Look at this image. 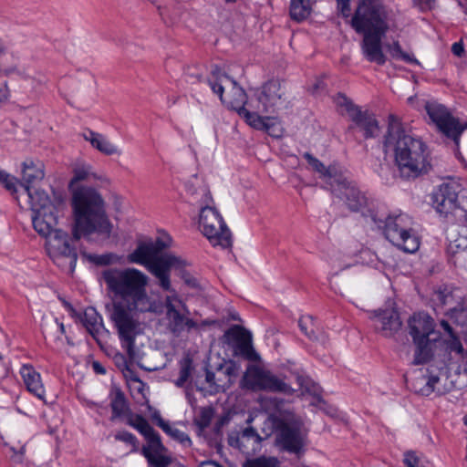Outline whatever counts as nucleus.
I'll list each match as a JSON object with an SVG mask.
<instances>
[{
  "label": "nucleus",
  "mask_w": 467,
  "mask_h": 467,
  "mask_svg": "<svg viewBox=\"0 0 467 467\" xmlns=\"http://www.w3.org/2000/svg\"><path fill=\"white\" fill-rule=\"evenodd\" d=\"M108 290L112 294L107 306L110 321L117 329L121 347L129 358H137L134 340L141 333L139 314L157 310L156 303L149 296V277L136 268H109L102 272Z\"/></svg>",
  "instance_id": "nucleus-1"
},
{
  "label": "nucleus",
  "mask_w": 467,
  "mask_h": 467,
  "mask_svg": "<svg viewBox=\"0 0 467 467\" xmlns=\"http://www.w3.org/2000/svg\"><path fill=\"white\" fill-rule=\"evenodd\" d=\"M383 147L386 153L393 155L402 178L414 179L431 169L426 144L407 132L400 118L394 114L389 115Z\"/></svg>",
  "instance_id": "nucleus-2"
},
{
  "label": "nucleus",
  "mask_w": 467,
  "mask_h": 467,
  "mask_svg": "<svg viewBox=\"0 0 467 467\" xmlns=\"http://www.w3.org/2000/svg\"><path fill=\"white\" fill-rule=\"evenodd\" d=\"M73 212V239L89 237L97 234L104 239L109 238L113 225L107 212L106 202L101 194L91 187L73 190L71 198Z\"/></svg>",
  "instance_id": "nucleus-3"
},
{
  "label": "nucleus",
  "mask_w": 467,
  "mask_h": 467,
  "mask_svg": "<svg viewBox=\"0 0 467 467\" xmlns=\"http://www.w3.org/2000/svg\"><path fill=\"white\" fill-rule=\"evenodd\" d=\"M208 84L213 92L218 95L222 103L228 108L236 110L239 116L254 129L265 130L272 136L275 134V122L270 117H262L256 112H253L248 107L249 99L243 88L237 82L222 72L220 69L212 71L208 78Z\"/></svg>",
  "instance_id": "nucleus-4"
},
{
  "label": "nucleus",
  "mask_w": 467,
  "mask_h": 467,
  "mask_svg": "<svg viewBox=\"0 0 467 467\" xmlns=\"http://www.w3.org/2000/svg\"><path fill=\"white\" fill-rule=\"evenodd\" d=\"M171 237L164 235L157 238L155 242L140 243L137 248L128 255L130 263L144 265L156 278L157 285L162 291L171 290V269L181 267L183 261L171 254H161L169 247Z\"/></svg>",
  "instance_id": "nucleus-5"
},
{
  "label": "nucleus",
  "mask_w": 467,
  "mask_h": 467,
  "mask_svg": "<svg viewBox=\"0 0 467 467\" xmlns=\"http://www.w3.org/2000/svg\"><path fill=\"white\" fill-rule=\"evenodd\" d=\"M275 433V445L284 451L299 455L306 445L307 429L288 410H275L265 420L264 431Z\"/></svg>",
  "instance_id": "nucleus-6"
},
{
  "label": "nucleus",
  "mask_w": 467,
  "mask_h": 467,
  "mask_svg": "<svg viewBox=\"0 0 467 467\" xmlns=\"http://www.w3.org/2000/svg\"><path fill=\"white\" fill-rule=\"evenodd\" d=\"M114 417H124L125 423L143 435L146 443L141 448V454L150 467H169L171 458L161 441V435L149 424L148 420L132 410H113Z\"/></svg>",
  "instance_id": "nucleus-7"
},
{
  "label": "nucleus",
  "mask_w": 467,
  "mask_h": 467,
  "mask_svg": "<svg viewBox=\"0 0 467 467\" xmlns=\"http://www.w3.org/2000/svg\"><path fill=\"white\" fill-rule=\"evenodd\" d=\"M201 193L199 225L202 233L213 246H220L223 249L230 248L232 234L222 215L214 207L210 191L203 187L201 189Z\"/></svg>",
  "instance_id": "nucleus-8"
},
{
  "label": "nucleus",
  "mask_w": 467,
  "mask_h": 467,
  "mask_svg": "<svg viewBox=\"0 0 467 467\" xmlns=\"http://www.w3.org/2000/svg\"><path fill=\"white\" fill-rule=\"evenodd\" d=\"M163 300L166 329L174 337H180L183 332L198 329L200 327L211 325L213 322L204 320L202 323L190 317V310L177 291L171 286Z\"/></svg>",
  "instance_id": "nucleus-9"
},
{
  "label": "nucleus",
  "mask_w": 467,
  "mask_h": 467,
  "mask_svg": "<svg viewBox=\"0 0 467 467\" xmlns=\"http://www.w3.org/2000/svg\"><path fill=\"white\" fill-rule=\"evenodd\" d=\"M383 223V233L385 237L396 247L404 253H416L420 244V240L416 231L413 229V220L406 213L389 214L385 221L379 220Z\"/></svg>",
  "instance_id": "nucleus-10"
},
{
  "label": "nucleus",
  "mask_w": 467,
  "mask_h": 467,
  "mask_svg": "<svg viewBox=\"0 0 467 467\" xmlns=\"http://www.w3.org/2000/svg\"><path fill=\"white\" fill-rule=\"evenodd\" d=\"M384 6L379 0H362L351 19L357 33L386 34L389 26Z\"/></svg>",
  "instance_id": "nucleus-11"
},
{
  "label": "nucleus",
  "mask_w": 467,
  "mask_h": 467,
  "mask_svg": "<svg viewBox=\"0 0 467 467\" xmlns=\"http://www.w3.org/2000/svg\"><path fill=\"white\" fill-rule=\"evenodd\" d=\"M410 334L416 346L413 364L426 363L431 356L430 335L433 333L435 324L432 317L424 312L414 314L409 320Z\"/></svg>",
  "instance_id": "nucleus-12"
},
{
  "label": "nucleus",
  "mask_w": 467,
  "mask_h": 467,
  "mask_svg": "<svg viewBox=\"0 0 467 467\" xmlns=\"http://www.w3.org/2000/svg\"><path fill=\"white\" fill-rule=\"evenodd\" d=\"M285 101V89L278 79H272L265 83L260 88L254 91L250 98L248 107L253 112L273 113L278 110Z\"/></svg>",
  "instance_id": "nucleus-13"
},
{
  "label": "nucleus",
  "mask_w": 467,
  "mask_h": 467,
  "mask_svg": "<svg viewBox=\"0 0 467 467\" xmlns=\"http://www.w3.org/2000/svg\"><path fill=\"white\" fill-rule=\"evenodd\" d=\"M72 241L73 239L62 230L54 231L47 239V249L50 258L69 274L74 272L78 259L76 248L71 245Z\"/></svg>",
  "instance_id": "nucleus-14"
},
{
  "label": "nucleus",
  "mask_w": 467,
  "mask_h": 467,
  "mask_svg": "<svg viewBox=\"0 0 467 467\" xmlns=\"http://www.w3.org/2000/svg\"><path fill=\"white\" fill-rule=\"evenodd\" d=\"M337 105L345 110L355 127L364 133V137L373 138L378 135L379 128L375 116L368 110H362L345 95L339 94L336 99Z\"/></svg>",
  "instance_id": "nucleus-15"
},
{
  "label": "nucleus",
  "mask_w": 467,
  "mask_h": 467,
  "mask_svg": "<svg viewBox=\"0 0 467 467\" xmlns=\"http://www.w3.org/2000/svg\"><path fill=\"white\" fill-rule=\"evenodd\" d=\"M460 179L451 178L438 186L432 195L435 210L447 216L459 207V195L463 191Z\"/></svg>",
  "instance_id": "nucleus-16"
},
{
  "label": "nucleus",
  "mask_w": 467,
  "mask_h": 467,
  "mask_svg": "<svg viewBox=\"0 0 467 467\" xmlns=\"http://www.w3.org/2000/svg\"><path fill=\"white\" fill-rule=\"evenodd\" d=\"M243 380L245 385L260 389H267L285 394H289L293 390L284 379L256 366H249L247 368Z\"/></svg>",
  "instance_id": "nucleus-17"
},
{
  "label": "nucleus",
  "mask_w": 467,
  "mask_h": 467,
  "mask_svg": "<svg viewBox=\"0 0 467 467\" xmlns=\"http://www.w3.org/2000/svg\"><path fill=\"white\" fill-rule=\"evenodd\" d=\"M425 109L428 116L439 130L455 140L460 137L464 127L460 125L459 121L451 115L443 105L437 102H428Z\"/></svg>",
  "instance_id": "nucleus-18"
},
{
  "label": "nucleus",
  "mask_w": 467,
  "mask_h": 467,
  "mask_svg": "<svg viewBox=\"0 0 467 467\" xmlns=\"http://www.w3.org/2000/svg\"><path fill=\"white\" fill-rule=\"evenodd\" d=\"M231 411L226 410L222 415H215V410H199L193 418L198 434L209 432L214 437L221 436L223 428L231 420Z\"/></svg>",
  "instance_id": "nucleus-19"
},
{
  "label": "nucleus",
  "mask_w": 467,
  "mask_h": 467,
  "mask_svg": "<svg viewBox=\"0 0 467 467\" xmlns=\"http://www.w3.org/2000/svg\"><path fill=\"white\" fill-rule=\"evenodd\" d=\"M338 182L331 188L332 192L339 197L345 198L348 208L354 212L362 211L368 204V199L358 188L343 173Z\"/></svg>",
  "instance_id": "nucleus-20"
},
{
  "label": "nucleus",
  "mask_w": 467,
  "mask_h": 467,
  "mask_svg": "<svg viewBox=\"0 0 467 467\" xmlns=\"http://www.w3.org/2000/svg\"><path fill=\"white\" fill-rule=\"evenodd\" d=\"M240 372V366L233 361L218 368L215 373L206 370L205 381L208 384V391L213 393L224 390L235 381Z\"/></svg>",
  "instance_id": "nucleus-21"
},
{
  "label": "nucleus",
  "mask_w": 467,
  "mask_h": 467,
  "mask_svg": "<svg viewBox=\"0 0 467 467\" xmlns=\"http://www.w3.org/2000/svg\"><path fill=\"white\" fill-rule=\"evenodd\" d=\"M225 342L232 345L236 355L250 361H257L260 358L252 345L251 334L240 327L230 328L224 334Z\"/></svg>",
  "instance_id": "nucleus-22"
},
{
  "label": "nucleus",
  "mask_w": 467,
  "mask_h": 467,
  "mask_svg": "<svg viewBox=\"0 0 467 467\" xmlns=\"http://www.w3.org/2000/svg\"><path fill=\"white\" fill-rule=\"evenodd\" d=\"M371 318L376 329L386 337H392L401 327L399 313L393 307L375 310Z\"/></svg>",
  "instance_id": "nucleus-23"
},
{
  "label": "nucleus",
  "mask_w": 467,
  "mask_h": 467,
  "mask_svg": "<svg viewBox=\"0 0 467 467\" xmlns=\"http://www.w3.org/2000/svg\"><path fill=\"white\" fill-rule=\"evenodd\" d=\"M385 34L379 33H365L363 34V40L361 42V50L369 62H374L378 65L386 63L387 57L383 53L381 39Z\"/></svg>",
  "instance_id": "nucleus-24"
},
{
  "label": "nucleus",
  "mask_w": 467,
  "mask_h": 467,
  "mask_svg": "<svg viewBox=\"0 0 467 467\" xmlns=\"http://www.w3.org/2000/svg\"><path fill=\"white\" fill-rule=\"evenodd\" d=\"M431 300L436 307H446L445 312H450V308L459 306L461 304H466L467 302V298L462 289L448 286L437 289L433 293Z\"/></svg>",
  "instance_id": "nucleus-25"
},
{
  "label": "nucleus",
  "mask_w": 467,
  "mask_h": 467,
  "mask_svg": "<svg viewBox=\"0 0 467 467\" xmlns=\"http://www.w3.org/2000/svg\"><path fill=\"white\" fill-rule=\"evenodd\" d=\"M261 441L262 438L256 431L252 427H248L235 439L230 438L229 444L238 448L244 453L251 454L254 453L260 448Z\"/></svg>",
  "instance_id": "nucleus-26"
},
{
  "label": "nucleus",
  "mask_w": 467,
  "mask_h": 467,
  "mask_svg": "<svg viewBox=\"0 0 467 467\" xmlns=\"http://www.w3.org/2000/svg\"><path fill=\"white\" fill-rule=\"evenodd\" d=\"M304 157L312 169L326 180L330 188H332L336 182H339L338 180H340V177H342L344 173V171L340 166L334 164L327 168L319 160L312 156L310 153H305Z\"/></svg>",
  "instance_id": "nucleus-27"
},
{
  "label": "nucleus",
  "mask_w": 467,
  "mask_h": 467,
  "mask_svg": "<svg viewBox=\"0 0 467 467\" xmlns=\"http://www.w3.org/2000/svg\"><path fill=\"white\" fill-rule=\"evenodd\" d=\"M82 137L85 140L88 141L93 148L104 155H121V150L101 133L87 130L83 132Z\"/></svg>",
  "instance_id": "nucleus-28"
},
{
  "label": "nucleus",
  "mask_w": 467,
  "mask_h": 467,
  "mask_svg": "<svg viewBox=\"0 0 467 467\" xmlns=\"http://www.w3.org/2000/svg\"><path fill=\"white\" fill-rule=\"evenodd\" d=\"M31 218L35 230L47 239L57 230L55 229L57 225L56 211L35 213H32Z\"/></svg>",
  "instance_id": "nucleus-29"
},
{
  "label": "nucleus",
  "mask_w": 467,
  "mask_h": 467,
  "mask_svg": "<svg viewBox=\"0 0 467 467\" xmlns=\"http://www.w3.org/2000/svg\"><path fill=\"white\" fill-rule=\"evenodd\" d=\"M20 374L27 390L39 400H44L45 389L40 374L30 365L22 366Z\"/></svg>",
  "instance_id": "nucleus-30"
},
{
  "label": "nucleus",
  "mask_w": 467,
  "mask_h": 467,
  "mask_svg": "<svg viewBox=\"0 0 467 467\" xmlns=\"http://www.w3.org/2000/svg\"><path fill=\"white\" fill-rule=\"evenodd\" d=\"M152 421L160 427L171 439L181 443L183 447H191L192 440L189 435L179 429L171 426L169 421L165 420L160 414L159 410H155L151 416Z\"/></svg>",
  "instance_id": "nucleus-31"
},
{
  "label": "nucleus",
  "mask_w": 467,
  "mask_h": 467,
  "mask_svg": "<svg viewBox=\"0 0 467 467\" xmlns=\"http://www.w3.org/2000/svg\"><path fill=\"white\" fill-rule=\"evenodd\" d=\"M45 177L44 165L41 162L35 163L32 161H26L23 163L22 185L34 188Z\"/></svg>",
  "instance_id": "nucleus-32"
},
{
  "label": "nucleus",
  "mask_w": 467,
  "mask_h": 467,
  "mask_svg": "<svg viewBox=\"0 0 467 467\" xmlns=\"http://www.w3.org/2000/svg\"><path fill=\"white\" fill-rule=\"evenodd\" d=\"M26 192L29 199L32 213L57 211L56 206L44 191L26 187Z\"/></svg>",
  "instance_id": "nucleus-33"
},
{
  "label": "nucleus",
  "mask_w": 467,
  "mask_h": 467,
  "mask_svg": "<svg viewBox=\"0 0 467 467\" xmlns=\"http://www.w3.org/2000/svg\"><path fill=\"white\" fill-rule=\"evenodd\" d=\"M73 177L69 182V189L71 192L76 190V184L82 181H90L96 178V174L93 171L92 166L85 162H78L73 168Z\"/></svg>",
  "instance_id": "nucleus-34"
},
{
  "label": "nucleus",
  "mask_w": 467,
  "mask_h": 467,
  "mask_svg": "<svg viewBox=\"0 0 467 467\" xmlns=\"http://www.w3.org/2000/svg\"><path fill=\"white\" fill-rule=\"evenodd\" d=\"M81 322L83 323L84 327L87 328L88 333L92 335V337H96L97 334H99L102 327L101 317L93 307H88L84 311Z\"/></svg>",
  "instance_id": "nucleus-35"
},
{
  "label": "nucleus",
  "mask_w": 467,
  "mask_h": 467,
  "mask_svg": "<svg viewBox=\"0 0 467 467\" xmlns=\"http://www.w3.org/2000/svg\"><path fill=\"white\" fill-rule=\"evenodd\" d=\"M311 11L310 0H291L290 16L294 20L301 21L306 19Z\"/></svg>",
  "instance_id": "nucleus-36"
},
{
  "label": "nucleus",
  "mask_w": 467,
  "mask_h": 467,
  "mask_svg": "<svg viewBox=\"0 0 467 467\" xmlns=\"http://www.w3.org/2000/svg\"><path fill=\"white\" fill-rule=\"evenodd\" d=\"M456 325L467 329V306L461 304L459 306L450 308V312H444Z\"/></svg>",
  "instance_id": "nucleus-37"
},
{
  "label": "nucleus",
  "mask_w": 467,
  "mask_h": 467,
  "mask_svg": "<svg viewBox=\"0 0 467 467\" xmlns=\"http://www.w3.org/2000/svg\"><path fill=\"white\" fill-rule=\"evenodd\" d=\"M403 462L405 467H433L432 463L412 451L404 453Z\"/></svg>",
  "instance_id": "nucleus-38"
},
{
  "label": "nucleus",
  "mask_w": 467,
  "mask_h": 467,
  "mask_svg": "<svg viewBox=\"0 0 467 467\" xmlns=\"http://www.w3.org/2000/svg\"><path fill=\"white\" fill-rule=\"evenodd\" d=\"M111 409H125L126 398L124 393L117 386H112L109 392Z\"/></svg>",
  "instance_id": "nucleus-39"
},
{
  "label": "nucleus",
  "mask_w": 467,
  "mask_h": 467,
  "mask_svg": "<svg viewBox=\"0 0 467 467\" xmlns=\"http://www.w3.org/2000/svg\"><path fill=\"white\" fill-rule=\"evenodd\" d=\"M298 326L301 331L310 339L313 338V334L317 327L315 319L310 317H302L298 321Z\"/></svg>",
  "instance_id": "nucleus-40"
},
{
  "label": "nucleus",
  "mask_w": 467,
  "mask_h": 467,
  "mask_svg": "<svg viewBox=\"0 0 467 467\" xmlns=\"http://www.w3.org/2000/svg\"><path fill=\"white\" fill-rule=\"evenodd\" d=\"M192 371V361L189 358H184L181 362L180 366V375L175 384L178 387H182L189 379Z\"/></svg>",
  "instance_id": "nucleus-41"
},
{
  "label": "nucleus",
  "mask_w": 467,
  "mask_h": 467,
  "mask_svg": "<svg viewBox=\"0 0 467 467\" xmlns=\"http://www.w3.org/2000/svg\"><path fill=\"white\" fill-rule=\"evenodd\" d=\"M389 51L394 58L402 59L409 63L419 64V61L416 58L402 51L399 42H394L392 45L389 46Z\"/></svg>",
  "instance_id": "nucleus-42"
},
{
  "label": "nucleus",
  "mask_w": 467,
  "mask_h": 467,
  "mask_svg": "<svg viewBox=\"0 0 467 467\" xmlns=\"http://www.w3.org/2000/svg\"><path fill=\"white\" fill-rule=\"evenodd\" d=\"M115 439L125 442L132 447V451H137L139 446V441L136 436L129 431H121L115 434Z\"/></svg>",
  "instance_id": "nucleus-43"
},
{
  "label": "nucleus",
  "mask_w": 467,
  "mask_h": 467,
  "mask_svg": "<svg viewBox=\"0 0 467 467\" xmlns=\"http://www.w3.org/2000/svg\"><path fill=\"white\" fill-rule=\"evenodd\" d=\"M244 467H276V460L274 458H257L247 462Z\"/></svg>",
  "instance_id": "nucleus-44"
},
{
  "label": "nucleus",
  "mask_w": 467,
  "mask_h": 467,
  "mask_svg": "<svg viewBox=\"0 0 467 467\" xmlns=\"http://www.w3.org/2000/svg\"><path fill=\"white\" fill-rule=\"evenodd\" d=\"M154 5H156L159 13L163 20L166 21V18H170L171 22H175L177 20L176 13H170L167 7H162V3L164 0H150Z\"/></svg>",
  "instance_id": "nucleus-45"
},
{
  "label": "nucleus",
  "mask_w": 467,
  "mask_h": 467,
  "mask_svg": "<svg viewBox=\"0 0 467 467\" xmlns=\"http://www.w3.org/2000/svg\"><path fill=\"white\" fill-rule=\"evenodd\" d=\"M91 260L97 265H107L117 262L118 257L113 254H108L102 255H94L91 257Z\"/></svg>",
  "instance_id": "nucleus-46"
},
{
  "label": "nucleus",
  "mask_w": 467,
  "mask_h": 467,
  "mask_svg": "<svg viewBox=\"0 0 467 467\" xmlns=\"http://www.w3.org/2000/svg\"><path fill=\"white\" fill-rule=\"evenodd\" d=\"M447 344H448V348L451 351H454L458 354L463 353L462 344L461 343L459 337L455 334L452 336H450V338H449Z\"/></svg>",
  "instance_id": "nucleus-47"
},
{
  "label": "nucleus",
  "mask_w": 467,
  "mask_h": 467,
  "mask_svg": "<svg viewBox=\"0 0 467 467\" xmlns=\"http://www.w3.org/2000/svg\"><path fill=\"white\" fill-rule=\"evenodd\" d=\"M310 339L318 342L324 348H327L329 345L327 334L322 330H319L317 327L315 330V334H313V338Z\"/></svg>",
  "instance_id": "nucleus-48"
},
{
  "label": "nucleus",
  "mask_w": 467,
  "mask_h": 467,
  "mask_svg": "<svg viewBox=\"0 0 467 467\" xmlns=\"http://www.w3.org/2000/svg\"><path fill=\"white\" fill-rule=\"evenodd\" d=\"M337 7L342 14L343 16L348 17L350 16V5L349 1L350 0H337Z\"/></svg>",
  "instance_id": "nucleus-49"
},
{
  "label": "nucleus",
  "mask_w": 467,
  "mask_h": 467,
  "mask_svg": "<svg viewBox=\"0 0 467 467\" xmlns=\"http://www.w3.org/2000/svg\"><path fill=\"white\" fill-rule=\"evenodd\" d=\"M3 185L7 191L11 192L12 193L16 192V179L13 176H10V178H8Z\"/></svg>",
  "instance_id": "nucleus-50"
},
{
  "label": "nucleus",
  "mask_w": 467,
  "mask_h": 467,
  "mask_svg": "<svg viewBox=\"0 0 467 467\" xmlns=\"http://www.w3.org/2000/svg\"><path fill=\"white\" fill-rule=\"evenodd\" d=\"M3 185L7 191L11 192L12 193L16 192V179L13 176H10V178H8Z\"/></svg>",
  "instance_id": "nucleus-51"
},
{
  "label": "nucleus",
  "mask_w": 467,
  "mask_h": 467,
  "mask_svg": "<svg viewBox=\"0 0 467 467\" xmlns=\"http://www.w3.org/2000/svg\"><path fill=\"white\" fill-rule=\"evenodd\" d=\"M433 0H414V4L421 10H428L431 8Z\"/></svg>",
  "instance_id": "nucleus-52"
},
{
  "label": "nucleus",
  "mask_w": 467,
  "mask_h": 467,
  "mask_svg": "<svg viewBox=\"0 0 467 467\" xmlns=\"http://www.w3.org/2000/svg\"><path fill=\"white\" fill-rule=\"evenodd\" d=\"M451 52L457 57H462L464 52L463 45L461 42L454 43L451 47Z\"/></svg>",
  "instance_id": "nucleus-53"
},
{
  "label": "nucleus",
  "mask_w": 467,
  "mask_h": 467,
  "mask_svg": "<svg viewBox=\"0 0 467 467\" xmlns=\"http://www.w3.org/2000/svg\"><path fill=\"white\" fill-rule=\"evenodd\" d=\"M456 246L462 250H467V234L466 235H461L456 240Z\"/></svg>",
  "instance_id": "nucleus-54"
},
{
  "label": "nucleus",
  "mask_w": 467,
  "mask_h": 467,
  "mask_svg": "<svg viewBox=\"0 0 467 467\" xmlns=\"http://www.w3.org/2000/svg\"><path fill=\"white\" fill-rule=\"evenodd\" d=\"M9 91L6 85L0 86V103L5 101L8 99Z\"/></svg>",
  "instance_id": "nucleus-55"
},
{
  "label": "nucleus",
  "mask_w": 467,
  "mask_h": 467,
  "mask_svg": "<svg viewBox=\"0 0 467 467\" xmlns=\"http://www.w3.org/2000/svg\"><path fill=\"white\" fill-rule=\"evenodd\" d=\"M438 381V378L436 377H432L429 380L426 381V389L425 390H421L422 392H425V393H429V392H431L433 390V386H434V383H436Z\"/></svg>",
  "instance_id": "nucleus-56"
},
{
  "label": "nucleus",
  "mask_w": 467,
  "mask_h": 467,
  "mask_svg": "<svg viewBox=\"0 0 467 467\" xmlns=\"http://www.w3.org/2000/svg\"><path fill=\"white\" fill-rule=\"evenodd\" d=\"M296 381H297L298 385L301 388L307 389V387H308V379L307 378H306L302 375H298V374H296Z\"/></svg>",
  "instance_id": "nucleus-57"
},
{
  "label": "nucleus",
  "mask_w": 467,
  "mask_h": 467,
  "mask_svg": "<svg viewBox=\"0 0 467 467\" xmlns=\"http://www.w3.org/2000/svg\"><path fill=\"white\" fill-rule=\"evenodd\" d=\"M310 405L321 408L323 405H325V400L318 396H315L311 398Z\"/></svg>",
  "instance_id": "nucleus-58"
},
{
  "label": "nucleus",
  "mask_w": 467,
  "mask_h": 467,
  "mask_svg": "<svg viewBox=\"0 0 467 467\" xmlns=\"http://www.w3.org/2000/svg\"><path fill=\"white\" fill-rule=\"evenodd\" d=\"M92 368H93V370L97 374H105L106 373L105 368L99 362H98V361H94L92 363Z\"/></svg>",
  "instance_id": "nucleus-59"
},
{
  "label": "nucleus",
  "mask_w": 467,
  "mask_h": 467,
  "mask_svg": "<svg viewBox=\"0 0 467 467\" xmlns=\"http://www.w3.org/2000/svg\"><path fill=\"white\" fill-rule=\"evenodd\" d=\"M188 78H190L192 80V83L194 82V79L196 81L201 82L202 80V76L200 72H191L190 70L187 72Z\"/></svg>",
  "instance_id": "nucleus-60"
},
{
  "label": "nucleus",
  "mask_w": 467,
  "mask_h": 467,
  "mask_svg": "<svg viewBox=\"0 0 467 467\" xmlns=\"http://www.w3.org/2000/svg\"><path fill=\"white\" fill-rule=\"evenodd\" d=\"M441 327L448 333L449 337L455 334L448 321L441 320Z\"/></svg>",
  "instance_id": "nucleus-61"
},
{
  "label": "nucleus",
  "mask_w": 467,
  "mask_h": 467,
  "mask_svg": "<svg viewBox=\"0 0 467 467\" xmlns=\"http://www.w3.org/2000/svg\"><path fill=\"white\" fill-rule=\"evenodd\" d=\"M10 174L6 173L5 171H0V183L1 184H4L8 178H10Z\"/></svg>",
  "instance_id": "nucleus-62"
},
{
  "label": "nucleus",
  "mask_w": 467,
  "mask_h": 467,
  "mask_svg": "<svg viewBox=\"0 0 467 467\" xmlns=\"http://www.w3.org/2000/svg\"><path fill=\"white\" fill-rule=\"evenodd\" d=\"M7 51V45L5 41L0 38V55L5 54Z\"/></svg>",
  "instance_id": "nucleus-63"
},
{
  "label": "nucleus",
  "mask_w": 467,
  "mask_h": 467,
  "mask_svg": "<svg viewBox=\"0 0 467 467\" xmlns=\"http://www.w3.org/2000/svg\"><path fill=\"white\" fill-rule=\"evenodd\" d=\"M185 283L188 284L189 285L191 286H195L196 285V280L193 279V278H185Z\"/></svg>",
  "instance_id": "nucleus-64"
}]
</instances>
